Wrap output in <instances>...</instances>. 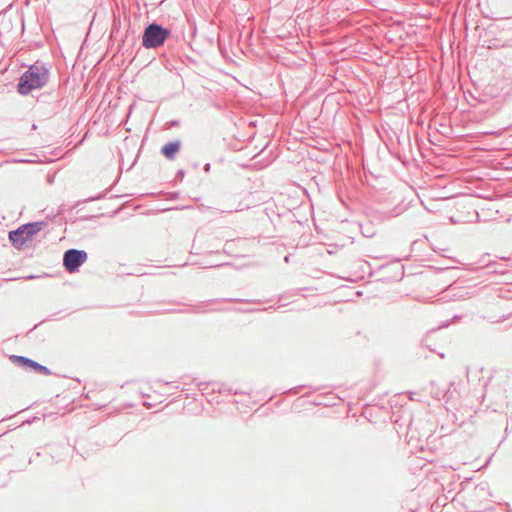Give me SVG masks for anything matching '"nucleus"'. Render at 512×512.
<instances>
[{"mask_svg":"<svg viewBox=\"0 0 512 512\" xmlns=\"http://www.w3.org/2000/svg\"><path fill=\"white\" fill-rule=\"evenodd\" d=\"M47 82V71L37 66H31L20 78L18 89L23 95L34 89L41 88Z\"/></svg>","mask_w":512,"mask_h":512,"instance_id":"f257e3e1","label":"nucleus"},{"mask_svg":"<svg viewBox=\"0 0 512 512\" xmlns=\"http://www.w3.org/2000/svg\"><path fill=\"white\" fill-rule=\"evenodd\" d=\"M168 36L169 31L167 29L157 24H151L143 33L142 44L146 48H156L161 46Z\"/></svg>","mask_w":512,"mask_h":512,"instance_id":"f03ea898","label":"nucleus"},{"mask_svg":"<svg viewBox=\"0 0 512 512\" xmlns=\"http://www.w3.org/2000/svg\"><path fill=\"white\" fill-rule=\"evenodd\" d=\"M40 230L41 223L26 224L15 231H11L9 238L14 246L20 248Z\"/></svg>","mask_w":512,"mask_h":512,"instance_id":"7ed1b4c3","label":"nucleus"},{"mask_svg":"<svg viewBox=\"0 0 512 512\" xmlns=\"http://www.w3.org/2000/svg\"><path fill=\"white\" fill-rule=\"evenodd\" d=\"M88 259V255L83 250H67L63 257V265L69 273H74Z\"/></svg>","mask_w":512,"mask_h":512,"instance_id":"20e7f679","label":"nucleus"},{"mask_svg":"<svg viewBox=\"0 0 512 512\" xmlns=\"http://www.w3.org/2000/svg\"><path fill=\"white\" fill-rule=\"evenodd\" d=\"M10 360L15 364L23 366L24 368H31L34 371L44 375H50L51 373L47 367L23 356L12 355L10 356Z\"/></svg>","mask_w":512,"mask_h":512,"instance_id":"39448f33","label":"nucleus"},{"mask_svg":"<svg viewBox=\"0 0 512 512\" xmlns=\"http://www.w3.org/2000/svg\"><path fill=\"white\" fill-rule=\"evenodd\" d=\"M179 142H170L162 147V153L168 158L172 159L179 150Z\"/></svg>","mask_w":512,"mask_h":512,"instance_id":"423d86ee","label":"nucleus"},{"mask_svg":"<svg viewBox=\"0 0 512 512\" xmlns=\"http://www.w3.org/2000/svg\"><path fill=\"white\" fill-rule=\"evenodd\" d=\"M144 406H146L147 408H150V407H151V405H150V404H148V403H146V402L144 403Z\"/></svg>","mask_w":512,"mask_h":512,"instance_id":"0eeeda50","label":"nucleus"}]
</instances>
